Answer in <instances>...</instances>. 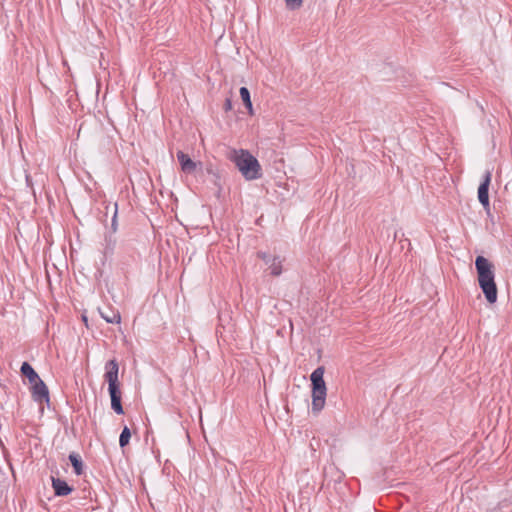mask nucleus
I'll use <instances>...</instances> for the list:
<instances>
[{"instance_id":"nucleus-1","label":"nucleus","mask_w":512,"mask_h":512,"mask_svg":"<svg viewBox=\"0 0 512 512\" xmlns=\"http://www.w3.org/2000/svg\"><path fill=\"white\" fill-rule=\"evenodd\" d=\"M475 267L479 286L487 302L494 304L497 301L498 295L494 265L484 256H477L475 259Z\"/></svg>"},{"instance_id":"nucleus-2","label":"nucleus","mask_w":512,"mask_h":512,"mask_svg":"<svg viewBox=\"0 0 512 512\" xmlns=\"http://www.w3.org/2000/svg\"><path fill=\"white\" fill-rule=\"evenodd\" d=\"M229 159L235 164L246 180H256L262 176L258 160L247 150H233Z\"/></svg>"},{"instance_id":"nucleus-3","label":"nucleus","mask_w":512,"mask_h":512,"mask_svg":"<svg viewBox=\"0 0 512 512\" xmlns=\"http://www.w3.org/2000/svg\"><path fill=\"white\" fill-rule=\"evenodd\" d=\"M119 365L115 359L109 360L105 364L104 379L108 383V391L111 398V408L119 415L124 413L121 404V390L118 379Z\"/></svg>"},{"instance_id":"nucleus-4","label":"nucleus","mask_w":512,"mask_h":512,"mask_svg":"<svg viewBox=\"0 0 512 512\" xmlns=\"http://www.w3.org/2000/svg\"><path fill=\"white\" fill-rule=\"evenodd\" d=\"M324 367L316 368L311 376L312 383V410L313 412H320L325 405L326 399V384L324 381Z\"/></svg>"},{"instance_id":"nucleus-5","label":"nucleus","mask_w":512,"mask_h":512,"mask_svg":"<svg viewBox=\"0 0 512 512\" xmlns=\"http://www.w3.org/2000/svg\"><path fill=\"white\" fill-rule=\"evenodd\" d=\"M492 172L490 170H486L482 182L478 188V200L482 204L483 208L488 210L490 207L489 203V186L491 183Z\"/></svg>"},{"instance_id":"nucleus-6","label":"nucleus","mask_w":512,"mask_h":512,"mask_svg":"<svg viewBox=\"0 0 512 512\" xmlns=\"http://www.w3.org/2000/svg\"><path fill=\"white\" fill-rule=\"evenodd\" d=\"M31 393L32 398L35 402L43 403V402H49V391L46 386V384L43 382V380L40 378L39 380L35 381L31 384Z\"/></svg>"},{"instance_id":"nucleus-7","label":"nucleus","mask_w":512,"mask_h":512,"mask_svg":"<svg viewBox=\"0 0 512 512\" xmlns=\"http://www.w3.org/2000/svg\"><path fill=\"white\" fill-rule=\"evenodd\" d=\"M177 159L180 163L181 170L186 174H191L195 171L197 164L183 151L177 152Z\"/></svg>"},{"instance_id":"nucleus-8","label":"nucleus","mask_w":512,"mask_h":512,"mask_svg":"<svg viewBox=\"0 0 512 512\" xmlns=\"http://www.w3.org/2000/svg\"><path fill=\"white\" fill-rule=\"evenodd\" d=\"M52 487L56 496H67L72 492V488L67 482L60 478L52 477Z\"/></svg>"},{"instance_id":"nucleus-9","label":"nucleus","mask_w":512,"mask_h":512,"mask_svg":"<svg viewBox=\"0 0 512 512\" xmlns=\"http://www.w3.org/2000/svg\"><path fill=\"white\" fill-rule=\"evenodd\" d=\"M283 261L280 256H273L272 261L268 264L270 274L273 276H280L283 271Z\"/></svg>"},{"instance_id":"nucleus-10","label":"nucleus","mask_w":512,"mask_h":512,"mask_svg":"<svg viewBox=\"0 0 512 512\" xmlns=\"http://www.w3.org/2000/svg\"><path fill=\"white\" fill-rule=\"evenodd\" d=\"M20 371L25 377L28 378L31 384L40 379L39 375L28 362L22 363Z\"/></svg>"},{"instance_id":"nucleus-11","label":"nucleus","mask_w":512,"mask_h":512,"mask_svg":"<svg viewBox=\"0 0 512 512\" xmlns=\"http://www.w3.org/2000/svg\"><path fill=\"white\" fill-rule=\"evenodd\" d=\"M239 93H240V97H241V99L243 101L244 106L248 110V113L250 115H253L254 114V110H253V106H252V102H251V97H250V92H249L248 88L241 87L240 90H239Z\"/></svg>"},{"instance_id":"nucleus-12","label":"nucleus","mask_w":512,"mask_h":512,"mask_svg":"<svg viewBox=\"0 0 512 512\" xmlns=\"http://www.w3.org/2000/svg\"><path fill=\"white\" fill-rule=\"evenodd\" d=\"M69 460L73 466L75 474L81 475L83 473V462L81 457L77 453L72 452L69 454Z\"/></svg>"},{"instance_id":"nucleus-13","label":"nucleus","mask_w":512,"mask_h":512,"mask_svg":"<svg viewBox=\"0 0 512 512\" xmlns=\"http://www.w3.org/2000/svg\"><path fill=\"white\" fill-rule=\"evenodd\" d=\"M101 317L107 322L112 324H118L121 321V316L118 311L110 310L109 312L100 311Z\"/></svg>"},{"instance_id":"nucleus-14","label":"nucleus","mask_w":512,"mask_h":512,"mask_svg":"<svg viewBox=\"0 0 512 512\" xmlns=\"http://www.w3.org/2000/svg\"><path fill=\"white\" fill-rule=\"evenodd\" d=\"M131 438V432L130 429L125 426L120 434L119 437V445L121 448H124L126 445H128Z\"/></svg>"},{"instance_id":"nucleus-15","label":"nucleus","mask_w":512,"mask_h":512,"mask_svg":"<svg viewBox=\"0 0 512 512\" xmlns=\"http://www.w3.org/2000/svg\"><path fill=\"white\" fill-rule=\"evenodd\" d=\"M284 1H285V4H286V7L289 10L299 9L302 6V4H303V0H284Z\"/></svg>"},{"instance_id":"nucleus-16","label":"nucleus","mask_w":512,"mask_h":512,"mask_svg":"<svg viewBox=\"0 0 512 512\" xmlns=\"http://www.w3.org/2000/svg\"><path fill=\"white\" fill-rule=\"evenodd\" d=\"M257 257L262 259L266 265L270 264V262L272 261V258H273V256L269 255L266 252H262V251H259L257 253Z\"/></svg>"},{"instance_id":"nucleus-17","label":"nucleus","mask_w":512,"mask_h":512,"mask_svg":"<svg viewBox=\"0 0 512 512\" xmlns=\"http://www.w3.org/2000/svg\"><path fill=\"white\" fill-rule=\"evenodd\" d=\"M226 107L230 108V101L229 100L227 101Z\"/></svg>"},{"instance_id":"nucleus-18","label":"nucleus","mask_w":512,"mask_h":512,"mask_svg":"<svg viewBox=\"0 0 512 512\" xmlns=\"http://www.w3.org/2000/svg\"><path fill=\"white\" fill-rule=\"evenodd\" d=\"M26 181H27L28 183H29V181H30V177H29L28 175L26 176Z\"/></svg>"}]
</instances>
